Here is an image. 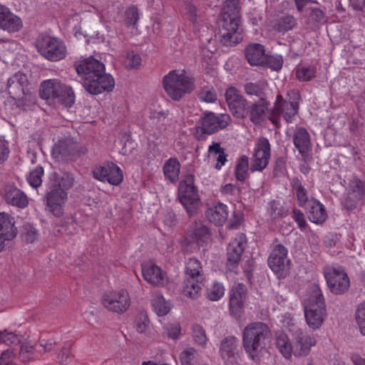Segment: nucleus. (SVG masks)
Masks as SVG:
<instances>
[{"instance_id":"obj_4","label":"nucleus","mask_w":365,"mask_h":365,"mask_svg":"<svg viewBox=\"0 0 365 365\" xmlns=\"http://www.w3.org/2000/svg\"><path fill=\"white\" fill-rule=\"evenodd\" d=\"M162 83L167 95L175 101H180L195 88L194 78L185 69L170 71Z\"/></svg>"},{"instance_id":"obj_29","label":"nucleus","mask_w":365,"mask_h":365,"mask_svg":"<svg viewBox=\"0 0 365 365\" xmlns=\"http://www.w3.org/2000/svg\"><path fill=\"white\" fill-rule=\"evenodd\" d=\"M304 210L309 221L314 224L322 225L327 219L328 215L324 205L317 199L312 202L309 205L305 207Z\"/></svg>"},{"instance_id":"obj_7","label":"nucleus","mask_w":365,"mask_h":365,"mask_svg":"<svg viewBox=\"0 0 365 365\" xmlns=\"http://www.w3.org/2000/svg\"><path fill=\"white\" fill-rule=\"evenodd\" d=\"M40 96L45 100L56 101L67 108H71L74 104L76 98L73 88L56 78L41 82Z\"/></svg>"},{"instance_id":"obj_31","label":"nucleus","mask_w":365,"mask_h":365,"mask_svg":"<svg viewBox=\"0 0 365 365\" xmlns=\"http://www.w3.org/2000/svg\"><path fill=\"white\" fill-rule=\"evenodd\" d=\"M246 243V236L241 232L237 234V237L230 243V267L238 264Z\"/></svg>"},{"instance_id":"obj_39","label":"nucleus","mask_w":365,"mask_h":365,"mask_svg":"<svg viewBox=\"0 0 365 365\" xmlns=\"http://www.w3.org/2000/svg\"><path fill=\"white\" fill-rule=\"evenodd\" d=\"M203 279L187 277L184 281L183 294L190 299H197L202 289Z\"/></svg>"},{"instance_id":"obj_38","label":"nucleus","mask_w":365,"mask_h":365,"mask_svg":"<svg viewBox=\"0 0 365 365\" xmlns=\"http://www.w3.org/2000/svg\"><path fill=\"white\" fill-rule=\"evenodd\" d=\"M297 25L296 18L290 14L283 15L275 19L273 22V29L282 34H285L294 29Z\"/></svg>"},{"instance_id":"obj_28","label":"nucleus","mask_w":365,"mask_h":365,"mask_svg":"<svg viewBox=\"0 0 365 365\" xmlns=\"http://www.w3.org/2000/svg\"><path fill=\"white\" fill-rule=\"evenodd\" d=\"M54 345L55 343L53 341H46L45 339H41L39 346L36 345V346L28 343H24L20 347L19 358L23 362H27L36 357L34 353L35 350L40 352L50 351L53 349Z\"/></svg>"},{"instance_id":"obj_62","label":"nucleus","mask_w":365,"mask_h":365,"mask_svg":"<svg viewBox=\"0 0 365 365\" xmlns=\"http://www.w3.org/2000/svg\"><path fill=\"white\" fill-rule=\"evenodd\" d=\"M292 217L302 230H304L307 227L304 215L300 210L297 208L293 209Z\"/></svg>"},{"instance_id":"obj_24","label":"nucleus","mask_w":365,"mask_h":365,"mask_svg":"<svg viewBox=\"0 0 365 365\" xmlns=\"http://www.w3.org/2000/svg\"><path fill=\"white\" fill-rule=\"evenodd\" d=\"M76 143L69 137L58 139L52 148V155L58 160L71 158L76 153Z\"/></svg>"},{"instance_id":"obj_53","label":"nucleus","mask_w":365,"mask_h":365,"mask_svg":"<svg viewBox=\"0 0 365 365\" xmlns=\"http://www.w3.org/2000/svg\"><path fill=\"white\" fill-rule=\"evenodd\" d=\"M225 293V288L222 284L219 282L213 283L212 286L207 290V297L211 301H217Z\"/></svg>"},{"instance_id":"obj_35","label":"nucleus","mask_w":365,"mask_h":365,"mask_svg":"<svg viewBox=\"0 0 365 365\" xmlns=\"http://www.w3.org/2000/svg\"><path fill=\"white\" fill-rule=\"evenodd\" d=\"M188 235L199 246H203L210 237V231L205 225L195 222L190 227Z\"/></svg>"},{"instance_id":"obj_12","label":"nucleus","mask_w":365,"mask_h":365,"mask_svg":"<svg viewBox=\"0 0 365 365\" xmlns=\"http://www.w3.org/2000/svg\"><path fill=\"white\" fill-rule=\"evenodd\" d=\"M92 175L98 181L106 182L113 186H118L124 179L123 170L113 162L96 165L92 170Z\"/></svg>"},{"instance_id":"obj_34","label":"nucleus","mask_w":365,"mask_h":365,"mask_svg":"<svg viewBox=\"0 0 365 365\" xmlns=\"http://www.w3.org/2000/svg\"><path fill=\"white\" fill-rule=\"evenodd\" d=\"M0 233L10 240L17 235L14 217L4 212H0Z\"/></svg>"},{"instance_id":"obj_58","label":"nucleus","mask_w":365,"mask_h":365,"mask_svg":"<svg viewBox=\"0 0 365 365\" xmlns=\"http://www.w3.org/2000/svg\"><path fill=\"white\" fill-rule=\"evenodd\" d=\"M139 19L138 9L135 6H129L125 11V24L127 26L135 25Z\"/></svg>"},{"instance_id":"obj_48","label":"nucleus","mask_w":365,"mask_h":365,"mask_svg":"<svg viewBox=\"0 0 365 365\" xmlns=\"http://www.w3.org/2000/svg\"><path fill=\"white\" fill-rule=\"evenodd\" d=\"M43 173V167L40 165L36 166L28 175L26 178L28 183L34 188H37L41 186Z\"/></svg>"},{"instance_id":"obj_25","label":"nucleus","mask_w":365,"mask_h":365,"mask_svg":"<svg viewBox=\"0 0 365 365\" xmlns=\"http://www.w3.org/2000/svg\"><path fill=\"white\" fill-rule=\"evenodd\" d=\"M23 26L21 19L9 8L0 4V29L9 33L19 31Z\"/></svg>"},{"instance_id":"obj_45","label":"nucleus","mask_w":365,"mask_h":365,"mask_svg":"<svg viewBox=\"0 0 365 365\" xmlns=\"http://www.w3.org/2000/svg\"><path fill=\"white\" fill-rule=\"evenodd\" d=\"M309 18L312 23L317 28L327 21V16L324 11L319 8H308Z\"/></svg>"},{"instance_id":"obj_37","label":"nucleus","mask_w":365,"mask_h":365,"mask_svg":"<svg viewBox=\"0 0 365 365\" xmlns=\"http://www.w3.org/2000/svg\"><path fill=\"white\" fill-rule=\"evenodd\" d=\"M165 179L171 182H176L179 179L180 163L176 158L168 159L163 167Z\"/></svg>"},{"instance_id":"obj_36","label":"nucleus","mask_w":365,"mask_h":365,"mask_svg":"<svg viewBox=\"0 0 365 365\" xmlns=\"http://www.w3.org/2000/svg\"><path fill=\"white\" fill-rule=\"evenodd\" d=\"M165 117L160 113H156L150 118V125L145 128L146 133L153 136L154 139H158L165 128Z\"/></svg>"},{"instance_id":"obj_1","label":"nucleus","mask_w":365,"mask_h":365,"mask_svg":"<svg viewBox=\"0 0 365 365\" xmlns=\"http://www.w3.org/2000/svg\"><path fill=\"white\" fill-rule=\"evenodd\" d=\"M73 174L65 173L62 175L53 173L49 176V181L46 193L48 210L55 216H61L68 200V191L74 184Z\"/></svg>"},{"instance_id":"obj_22","label":"nucleus","mask_w":365,"mask_h":365,"mask_svg":"<svg viewBox=\"0 0 365 365\" xmlns=\"http://www.w3.org/2000/svg\"><path fill=\"white\" fill-rule=\"evenodd\" d=\"M270 103L265 98H260L258 101L248 106L247 115L250 120L255 125H260L268 119L270 113Z\"/></svg>"},{"instance_id":"obj_6","label":"nucleus","mask_w":365,"mask_h":365,"mask_svg":"<svg viewBox=\"0 0 365 365\" xmlns=\"http://www.w3.org/2000/svg\"><path fill=\"white\" fill-rule=\"evenodd\" d=\"M271 331L263 322H253L247 325L243 332V345L253 361L259 360V354L265 348L266 340Z\"/></svg>"},{"instance_id":"obj_26","label":"nucleus","mask_w":365,"mask_h":365,"mask_svg":"<svg viewBox=\"0 0 365 365\" xmlns=\"http://www.w3.org/2000/svg\"><path fill=\"white\" fill-rule=\"evenodd\" d=\"M78 74H83V78H93L94 74L105 71V65L92 56L78 61L74 64Z\"/></svg>"},{"instance_id":"obj_51","label":"nucleus","mask_w":365,"mask_h":365,"mask_svg":"<svg viewBox=\"0 0 365 365\" xmlns=\"http://www.w3.org/2000/svg\"><path fill=\"white\" fill-rule=\"evenodd\" d=\"M198 98L205 103H214L217 100V93L212 86H204L200 91Z\"/></svg>"},{"instance_id":"obj_20","label":"nucleus","mask_w":365,"mask_h":365,"mask_svg":"<svg viewBox=\"0 0 365 365\" xmlns=\"http://www.w3.org/2000/svg\"><path fill=\"white\" fill-rule=\"evenodd\" d=\"M29 81L26 74L18 72L7 81L6 91L10 97L14 100H20L26 94Z\"/></svg>"},{"instance_id":"obj_10","label":"nucleus","mask_w":365,"mask_h":365,"mask_svg":"<svg viewBox=\"0 0 365 365\" xmlns=\"http://www.w3.org/2000/svg\"><path fill=\"white\" fill-rule=\"evenodd\" d=\"M227 126L223 115H216L213 112L203 113L199 124L195 128V137L198 140H205L207 135H212Z\"/></svg>"},{"instance_id":"obj_56","label":"nucleus","mask_w":365,"mask_h":365,"mask_svg":"<svg viewBox=\"0 0 365 365\" xmlns=\"http://www.w3.org/2000/svg\"><path fill=\"white\" fill-rule=\"evenodd\" d=\"M267 67L270 68L273 71H279L282 68L283 58L282 56H266L264 58V63Z\"/></svg>"},{"instance_id":"obj_32","label":"nucleus","mask_w":365,"mask_h":365,"mask_svg":"<svg viewBox=\"0 0 365 365\" xmlns=\"http://www.w3.org/2000/svg\"><path fill=\"white\" fill-rule=\"evenodd\" d=\"M290 185L295 191L297 205L303 209L313 202L315 198L309 197L307 189L302 185L301 180L297 177H294L290 180Z\"/></svg>"},{"instance_id":"obj_16","label":"nucleus","mask_w":365,"mask_h":365,"mask_svg":"<svg viewBox=\"0 0 365 365\" xmlns=\"http://www.w3.org/2000/svg\"><path fill=\"white\" fill-rule=\"evenodd\" d=\"M287 254V249L284 245L278 244L273 247L268 257L269 267L279 278H284L289 269Z\"/></svg>"},{"instance_id":"obj_54","label":"nucleus","mask_w":365,"mask_h":365,"mask_svg":"<svg viewBox=\"0 0 365 365\" xmlns=\"http://www.w3.org/2000/svg\"><path fill=\"white\" fill-rule=\"evenodd\" d=\"M355 319L361 333L365 336V300L358 306L355 312Z\"/></svg>"},{"instance_id":"obj_17","label":"nucleus","mask_w":365,"mask_h":365,"mask_svg":"<svg viewBox=\"0 0 365 365\" xmlns=\"http://www.w3.org/2000/svg\"><path fill=\"white\" fill-rule=\"evenodd\" d=\"M179 199L190 216H192L198 204V195L192 182H181L179 185Z\"/></svg>"},{"instance_id":"obj_49","label":"nucleus","mask_w":365,"mask_h":365,"mask_svg":"<svg viewBox=\"0 0 365 365\" xmlns=\"http://www.w3.org/2000/svg\"><path fill=\"white\" fill-rule=\"evenodd\" d=\"M269 212L271 217L274 219L282 218L288 215V210L277 200H272L269 202Z\"/></svg>"},{"instance_id":"obj_15","label":"nucleus","mask_w":365,"mask_h":365,"mask_svg":"<svg viewBox=\"0 0 365 365\" xmlns=\"http://www.w3.org/2000/svg\"><path fill=\"white\" fill-rule=\"evenodd\" d=\"M271 157V145L265 137H259L256 143L252 158L251 172L262 171L268 165Z\"/></svg>"},{"instance_id":"obj_59","label":"nucleus","mask_w":365,"mask_h":365,"mask_svg":"<svg viewBox=\"0 0 365 365\" xmlns=\"http://www.w3.org/2000/svg\"><path fill=\"white\" fill-rule=\"evenodd\" d=\"M361 200L358 197L353 195V192H348L341 200L343 207L347 210H353L356 207L358 202Z\"/></svg>"},{"instance_id":"obj_50","label":"nucleus","mask_w":365,"mask_h":365,"mask_svg":"<svg viewBox=\"0 0 365 365\" xmlns=\"http://www.w3.org/2000/svg\"><path fill=\"white\" fill-rule=\"evenodd\" d=\"M192 338L196 344L203 347L206 345L208 339L206 336L205 331L202 326L199 324L193 325L192 328Z\"/></svg>"},{"instance_id":"obj_40","label":"nucleus","mask_w":365,"mask_h":365,"mask_svg":"<svg viewBox=\"0 0 365 365\" xmlns=\"http://www.w3.org/2000/svg\"><path fill=\"white\" fill-rule=\"evenodd\" d=\"M207 157L209 158L216 159L215 168L220 170L221 168L225 164L227 161V155L225 150L221 148L220 143L213 142L212 145L208 147Z\"/></svg>"},{"instance_id":"obj_63","label":"nucleus","mask_w":365,"mask_h":365,"mask_svg":"<svg viewBox=\"0 0 365 365\" xmlns=\"http://www.w3.org/2000/svg\"><path fill=\"white\" fill-rule=\"evenodd\" d=\"M195 354V349L192 347L183 350L180 354V360L182 365H190Z\"/></svg>"},{"instance_id":"obj_41","label":"nucleus","mask_w":365,"mask_h":365,"mask_svg":"<svg viewBox=\"0 0 365 365\" xmlns=\"http://www.w3.org/2000/svg\"><path fill=\"white\" fill-rule=\"evenodd\" d=\"M249 159L246 155H242L236 163L234 170L235 178L240 182H245L249 177Z\"/></svg>"},{"instance_id":"obj_11","label":"nucleus","mask_w":365,"mask_h":365,"mask_svg":"<svg viewBox=\"0 0 365 365\" xmlns=\"http://www.w3.org/2000/svg\"><path fill=\"white\" fill-rule=\"evenodd\" d=\"M102 304L108 311L123 314L130 305V298L125 289L106 292L102 296Z\"/></svg>"},{"instance_id":"obj_57","label":"nucleus","mask_w":365,"mask_h":365,"mask_svg":"<svg viewBox=\"0 0 365 365\" xmlns=\"http://www.w3.org/2000/svg\"><path fill=\"white\" fill-rule=\"evenodd\" d=\"M0 343L6 344H17L21 342V336L14 332H9L6 330L0 331Z\"/></svg>"},{"instance_id":"obj_30","label":"nucleus","mask_w":365,"mask_h":365,"mask_svg":"<svg viewBox=\"0 0 365 365\" xmlns=\"http://www.w3.org/2000/svg\"><path fill=\"white\" fill-rule=\"evenodd\" d=\"M207 220L217 226L222 225L227 219V206L220 202L214 203L205 212Z\"/></svg>"},{"instance_id":"obj_47","label":"nucleus","mask_w":365,"mask_h":365,"mask_svg":"<svg viewBox=\"0 0 365 365\" xmlns=\"http://www.w3.org/2000/svg\"><path fill=\"white\" fill-rule=\"evenodd\" d=\"M349 192H353L359 199L362 200L365 197V181H363L357 177H354L349 182Z\"/></svg>"},{"instance_id":"obj_13","label":"nucleus","mask_w":365,"mask_h":365,"mask_svg":"<svg viewBox=\"0 0 365 365\" xmlns=\"http://www.w3.org/2000/svg\"><path fill=\"white\" fill-rule=\"evenodd\" d=\"M244 38V29L241 24L240 0H230V46H235Z\"/></svg>"},{"instance_id":"obj_55","label":"nucleus","mask_w":365,"mask_h":365,"mask_svg":"<svg viewBox=\"0 0 365 365\" xmlns=\"http://www.w3.org/2000/svg\"><path fill=\"white\" fill-rule=\"evenodd\" d=\"M22 238L26 243H32L36 238V230L34 226L26 222L23 226Z\"/></svg>"},{"instance_id":"obj_8","label":"nucleus","mask_w":365,"mask_h":365,"mask_svg":"<svg viewBox=\"0 0 365 365\" xmlns=\"http://www.w3.org/2000/svg\"><path fill=\"white\" fill-rule=\"evenodd\" d=\"M36 47L41 56L52 62L64 59L68 53L62 39L47 34H41L38 36Z\"/></svg>"},{"instance_id":"obj_3","label":"nucleus","mask_w":365,"mask_h":365,"mask_svg":"<svg viewBox=\"0 0 365 365\" xmlns=\"http://www.w3.org/2000/svg\"><path fill=\"white\" fill-rule=\"evenodd\" d=\"M294 345L290 343L287 335L283 331L276 333L275 344L279 352L285 359H290L292 353L296 356L309 354L312 346L314 344L312 339L301 329L297 328L293 333Z\"/></svg>"},{"instance_id":"obj_19","label":"nucleus","mask_w":365,"mask_h":365,"mask_svg":"<svg viewBox=\"0 0 365 365\" xmlns=\"http://www.w3.org/2000/svg\"><path fill=\"white\" fill-rule=\"evenodd\" d=\"M247 101L235 87L230 86V113L239 120L244 119L247 115Z\"/></svg>"},{"instance_id":"obj_23","label":"nucleus","mask_w":365,"mask_h":365,"mask_svg":"<svg viewBox=\"0 0 365 365\" xmlns=\"http://www.w3.org/2000/svg\"><path fill=\"white\" fill-rule=\"evenodd\" d=\"M6 202L19 209H25L29 204L27 195L14 185H6L4 189Z\"/></svg>"},{"instance_id":"obj_60","label":"nucleus","mask_w":365,"mask_h":365,"mask_svg":"<svg viewBox=\"0 0 365 365\" xmlns=\"http://www.w3.org/2000/svg\"><path fill=\"white\" fill-rule=\"evenodd\" d=\"M245 91L248 95H254L260 98H264V87L258 83H247L245 85Z\"/></svg>"},{"instance_id":"obj_21","label":"nucleus","mask_w":365,"mask_h":365,"mask_svg":"<svg viewBox=\"0 0 365 365\" xmlns=\"http://www.w3.org/2000/svg\"><path fill=\"white\" fill-rule=\"evenodd\" d=\"M232 291L230 297V314L236 319H239L243 313L246 287L242 283H237L233 285Z\"/></svg>"},{"instance_id":"obj_44","label":"nucleus","mask_w":365,"mask_h":365,"mask_svg":"<svg viewBox=\"0 0 365 365\" xmlns=\"http://www.w3.org/2000/svg\"><path fill=\"white\" fill-rule=\"evenodd\" d=\"M123 62L127 69H138L141 65L142 58L139 53L133 51H128L126 52Z\"/></svg>"},{"instance_id":"obj_5","label":"nucleus","mask_w":365,"mask_h":365,"mask_svg":"<svg viewBox=\"0 0 365 365\" xmlns=\"http://www.w3.org/2000/svg\"><path fill=\"white\" fill-rule=\"evenodd\" d=\"M305 320L312 329L320 328L327 317L322 292L318 284L311 286L307 298L304 300Z\"/></svg>"},{"instance_id":"obj_33","label":"nucleus","mask_w":365,"mask_h":365,"mask_svg":"<svg viewBox=\"0 0 365 365\" xmlns=\"http://www.w3.org/2000/svg\"><path fill=\"white\" fill-rule=\"evenodd\" d=\"M245 56L250 65H264L266 56L264 48L259 43L250 44L246 48Z\"/></svg>"},{"instance_id":"obj_46","label":"nucleus","mask_w":365,"mask_h":365,"mask_svg":"<svg viewBox=\"0 0 365 365\" xmlns=\"http://www.w3.org/2000/svg\"><path fill=\"white\" fill-rule=\"evenodd\" d=\"M317 69L314 66H302L296 68V78L299 81L307 82L316 76Z\"/></svg>"},{"instance_id":"obj_27","label":"nucleus","mask_w":365,"mask_h":365,"mask_svg":"<svg viewBox=\"0 0 365 365\" xmlns=\"http://www.w3.org/2000/svg\"><path fill=\"white\" fill-rule=\"evenodd\" d=\"M293 143L306 161L311 151V138L307 130L304 127L297 128L293 134Z\"/></svg>"},{"instance_id":"obj_61","label":"nucleus","mask_w":365,"mask_h":365,"mask_svg":"<svg viewBox=\"0 0 365 365\" xmlns=\"http://www.w3.org/2000/svg\"><path fill=\"white\" fill-rule=\"evenodd\" d=\"M287 160L284 157H278L274 163L273 175L274 177L284 175L287 172Z\"/></svg>"},{"instance_id":"obj_18","label":"nucleus","mask_w":365,"mask_h":365,"mask_svg":"<svg viewBox=\"0 0 365 365\" xmlns=\"http://www.w3.org/2000/svg\"><path fill=\"white\" fill-rule=\"evenodd\" d=\"M142 274L147 282L157 287H164L168 282L167 273L152 262L142 264Z\"/></svg>"},{"instance_id":"obj_64","label":"nucleus","mask_w":365,"mask_h":365,"mask_svg":"<svg viewBox=\"0 0 365 365\" xmlns=\"http://www.w3.org/2000/svg\"><path fill=\"white\" fill-rule=\"evenodd\" d=\"M71 344L67 343L58 354V358L61 363L68 364L72 359Z\"/></svg>"},{"instance_id":"obj_42","label":"nucleus","mask_w":365,"mask_h":365,"mask_svg":"<svg viewBox=\"0 0 365 365\" xmlns=\"http://www.w3.org/2000/svg\"><path fill=\"white\" fill-rule=\"evenodd\" d=\"M185 274L192 279H203L202 266L197 258H190L185 264Z\"/></svg>"},{"instance_id":"obj_14","label":"nucleus","mask_w":365,"mask_h":365,"mask_svg":"<svg viewBox=\"0 0 365 365\" xmlns=\"http://www.w3.org/2000/svg\"><path fill=\"white\" fill-rule=\"evenodd\" d=\"M83 86L90 93L97 95L104 91H110L115 86L113 76L105 71L94 74L93 78H83Z\"/></svg>"},{"instance_id":"obj_9","label":"nucleus","mask_w":365,"mask_h":365,"mask_svg":"<svg viewBox=\"0 0 365 365\" xmlns=\"http://www.w3.org/2000/svg\"><path fill=\"white\" fill-rule=\"evenodd\" d=\"M323 273L330 291L334 294H343L350 286L349 278L344 268L339 264L326 266Z\"/></svg>"},{"instance_id":"obj_43","label":"nucleus","mask_w":365,"mask_h":365,"mask_svg":"<svg viewBox=\"0 0 365 365\" xmlns=\"http://www.w3.org/2000/svg\"><path fill=\"white\" fill-rule=\"evenodd\" d=\"M153 311L158 316H165L170 310V303L167 302L165 298L160 296H156L152 301Z\"/></svg>"},{"instance_id":"obj_2","label":"nucleus","mask_w":365,"mask_h":365,"mask_svg":"<svg viewBox=\"0 0 365 365\" xmlns=\"http://www.w3.org/2000/svg\"><path fill=\"white\" fill-rule=\"evenodd\" d=\"M287 98H284L281 94L276 97L272 108L268 115V120L276 127L281 126V116L287 123L293 121L294 117L299 109L300 94L299 91L292 89L287 92Z\"/></svg>"},{"instance_id":"obj_52","label":"nucleus","mask_w":365,"mask_h":365,"mask_svg":"<svg viewBox=\"0 0 365 365\" xmlns=\"http://www.w3.org/2000/svg\"><path fill=\"white\" fill-rule=\"evenodd\" d=\"M164 334L173 340L178 339L181 332V327L178 322L168 323L163 327Z\"/></svg>"}]
</instances>
